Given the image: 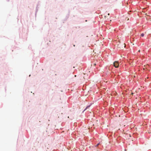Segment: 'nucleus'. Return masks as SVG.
I'll return each instance as SVG.
<instances>
[{
	"mask_svg": "<svg viewBox=\"0 0 151 151\" xmlns=\"http://www.w3.org/2000/svg\"><path fill=\"white\" fill-rule=\"evenodd\" d=\"M119 63L117 61H115L114 63V65L116 68H118L119 66Z\"/></svg>",
	"mask_w": 151,
	"mask_h": 151,
	"instance_id": "obj_1",
	"label": "nucleus"
},
{
	"mask_svg": "<svg viewBox=\"0 0 151 151\" xmlns=\"http://www.w3.org/2000/svg\"><path fill=\"white\" fill-rule=\"evenodd\" d=\"M126 135L127 136V137H128V136H129V137H131V136L130 134H127Z\"/></svg>",
	"mask_w": 151,
	"mask_h": 151,
	"instance_id": "obj_2",
	"label": "nucleus"
},
{
	"mask_svg": "<svg viewBox=\"0 0 151 151\" xmlns=\"http://www.w3.org/2000/svg\"><path fill=\"white\" fill-rule=\"evenodd\" d=\"M99 145V143H98L96 145H95V147L98 146Z\"/></svg>",
	"mask_w": 151,
	"mask_h": 151,
	"instance_id": "obj_3",
	"label": "nucleus"
},
{
	"mask_svg": "<svg viewBox=\"0 0 151 151\" xmlns=\"http://www.w3.org/2000/svg\"><path fill=\"white\" fill-rule=\"evenodd\" d=\"M141 36L142 37H143V36H144V34H143V33H142V34H141Z\"/></svg>",
	"mask_w": 151,
	"mask_h": 151,
	"instance_id": "obj_4",
	"label": "nucleus"
},
{
	"mask_svg": "<svg viewBox=\"0 0 151 151\" xmlns=\"http://www.w3.org/2000/svg\"><path fill=\"white\" fill-rule=\"evenodd\" d=\"M123 45L124 46V47H125V46H126L125 44H124Z\"/></svg>",
	"mask_w": 151,
	"mask_h": 151,
	"instance_id": "obj_5",
	"label": "nucleus"
},
{
	"mask_svg": "<svg viewBox=\"0 0 151 151\" xmlns=\"http://www.w3.org/2000/svg\"><path fill=\"white\" fill-rule=\"evenodd\" d=\"M108 15H109V13H108Z\"/></svg>",
	"mask_w": 151,
	"mask_h": 151,
	"instance_id": "obj_6",
	"label": "nucleus"
},
{
	"mask_svg": "<svg viewBox=\"0 0 151 151\" xmlns=\"http://www.w3.org/2000/svg\"><path fill=\"white\" fill-rule=\"evenodd\" d=\"M140 50H139V52H140Z\"/></svg>",
	"mask_w": 151,
	"mask_h": 151,
	"instance_id": "obj_7",
	"label": "nucleus"
}]
</instances>
